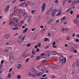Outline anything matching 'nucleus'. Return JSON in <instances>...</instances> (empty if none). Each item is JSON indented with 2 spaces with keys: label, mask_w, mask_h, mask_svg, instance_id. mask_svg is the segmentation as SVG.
Masks as SVG:
<instances>
[{
  "label": "nucleus",
  "mask_w": 79,
  "mask_h": 79,
  "mask_svg": "<svg viewBox=\"0 0 79 79\" xmlns=\"http://www.w3.org/2000/svg\"><path fill=\"white\" fill-rule=\"evenodd\" d=\"M45 6H46V4L45 3H44L42 6L41 8V11L42 12H44L45 10Z\"/></svg>",
  "instance_id": "obj_1"
},
{
  "label": "nucleus",
  "mask_w": 79,
  "mask_h": 79,
  "mask_svg": "<svg viewBox=\"0 0 79 79\" xmlns=\"http://www.w3.org/2000/svg\"><path fill=\"white\" fill-rule=\"evenodd\" d=\"M39 69L40 70L44 71L45 69V67L44 66H40L39 67Z\"/></svg>",
  "instance_id": "obj_2"
},
{
  "label": "nucleus",
  "mask_w": 79,
  "mask_h": 79,
  "mask_svg": "<svg viewBox=\"0 0 79 79\" xmlns=\"http://www.w3.org/2000/svg\"><path fill=\"white\" fill-rule=\"evenodd\" d=\"M28 4L31 6L35 5V3L29 1L28 2Z\"/></svg>",
  "instance_id": "obj_3"
},
{
  "label": "nucleus",
  "mask_w": 79,
  "mask_h": 79,
  "mask_svg": "<svg viewBox=\"0 0 79 79\" xmlns=\"http://www.w3.org/2000/svg\"><path fill=\"white\" fill-rule=\"evenodd\" d=\"M60 60L59 61L60 62H61V63H62L63 61V56H61L60 57Z\"/></svg>",
  "instance_id": "obj_4"
},
{
  "label": "nucleus",
  "mask_w": 79,
  "mask_h": 79,
  "mask_svg": "<svg viewBox=\"0 0 79 79\" xmlns=\"http://www.w3.org/2000/svg\"><path fill=\"white\" fill-rule=\"evenodd\" d=\"M51 53L48 52H47L46 53V55L48 57V58H49V56H50V55L51 54Z\"/></svg>",
  "instance_id": "obj_5"
},
{
  "label": "nucleus",
  "mask_w": 79,
  "mask_h": 79,
  "mask_svg": "<svg viewBox=\"0 0 79 79\" xmlns=\"http://www.w3.org/2000/svg\"><path fill=\"white\" fill-rule=\"evenodd\" d=\"M16 67L17 69H20L21 67V64H18Z\"/></svg>",
  "instance_id": "obj_6"
},
{
  "label": "nucleus",
  "mask_w": 79,
  "mask_h": 79,
  "mask_svg": "<svg viewBox=\"0 0 79 79\" xmlns=\"http://www.w3.org/2000/svg\"><path fill=\"white\" fill-rule=\"evenodd\" d=\"M10 34H9L6 35L4 36V38L5 39H8V38L10 37Z\"/></svg>",
  "instance_id": "obj_7"
},
{
  "label": "nucleus",
  "mask_w": 79,
  "mask_h": 79,
  "mask_svg": "<svg viewBox=\"0 0 79 79\" xmlns=\"http://www.w3.org/2000/svg\"><path fill=\"white\" fill-rule=\"evenodd\" d=\"M12 59V60L13 59V54H11L9 57V60H11Z\"/></svg>",
  "instance_id": "obj_8"
},
{
  "label": "nucleus",
  "mask_w": 79,
  "mask_h": 79,
  "mask_svg": "<svg viewBox=\"0 0 79 79\" xmlns=\"http://www.w3.org/2000/svg\"><path fill=\"white\" fill-rule=\"evenodd\" d=\"M9 8H10V6H7L5 10V11L7 12V11H8V10H9Z\"/></svg>",
  "instance_id": "obj_9"
},
{
  "label": "nucleus",
  "mask_w": 79,
  "mask_h": 79,
  "mask_svg": "<svg viewBox=\"0 0 79 79\" xmlns=\"http://www.w3.org/2000/svg\"><path fill=\"white\" fill-rule=\"evenodd\" d=\"M19 26V23H15L14 26V27H17Z\"/></svg>",
  "instance_id": "obj_10"
},
{
  "label": "nucleus",
  "mask_w": 79,
  "mask_h": 79,
  "mask_svg": "<svg viewBox=\"0 0 79 79\" xmlns=\"http://www.w3.org/2000/svg\"><path fill=\"white\" fill-rule=\"evenodd\" d=\"M26 2H22V3H21L19 5L20 6H24V5H25L26 4Z\"/></svg>",
  "instance_id": "obj_11"
},
{
  "label": "nucleus",
  "mask_w": 79,
  "mask_h": 79,
  "mask_svg": "<svg viewBox=\"0 0 79 79\" xmlns=\"http://www.w3.org/2000/svg\"><path fill=\"white\" fill-rule=\"evenodd\" d=\"M53 21V19H51L49 21L48 23V24H51L52 22Z\"/></svg>",
  "instance_id": "obj_12"
},
{
  "label": "nucleus",
  "mask_w": 79,
  "mask_h": 79,
  "mask_svg": "<svg viewBox=\"0 0 79 79\" xmlns=\"http://www.w3.org/2000/svg\"><path fill=\"white\" fill-rule=\"evenodd\" d=\"M76 65L77 66V67H79V61L76 60Z\"/></svg>",
  "instance_id": "obj_13"
},
{
  "label": "nucleus",
  "mask_w": 79,
  "mask_h": 79,
  "mask_svg": "<svg viewBox=\"0 0 79 79\" xmlns=\"http://www.w3.org/2000/svg\"><path fill=\"white\" fill-rule=\"evenodd\" d=\"M55 12H52V13H51V16L53 18L54 16H55Z\"/></svg>",
  "instance_id": "obj_14"
},
{
  "label": "nucleus",
  "mask_w": 79,
  "mask_h": 79,
  "mask_svg": "<svg viewBox=\"0 0 79 79\" xmlns=\"http://www.w3.org/2000/svg\"><path fill=\"white\" fill-rule=\"evenodd\" d=\"M76 3V1H74L72 4L71 5V6H74V5H75V3Z\"/></svg>",
  "instance_id": "obj_15"
},
{
  "label": "nucleus",
  "mask_w": 79,
  "mask_h": 79,
  "mask_svg": "<svg viewBox=\"0 0 79 79\" xmlns=\"http://www.w3.org/2000/svg\"><path fill=\"white\" fill-rule=\"evenodd\" d=\"M23 15L24 18H27V15L26 13H23Z\"/></svg>",
  "instance_id": "obj_16"
},
{
  "label": "nucleus",
  "mask_w": 79,
  "mask_h": 79,
  "mask_svg": "<svg viewBox=\"0 0 79 79\" xmlns=\"http://www.w3.org/2000/svg\"><path fill=\"white\" fill-rule=\"evenodd\" d=\"M73 22L75 24H77V23H78V20H77V19L74 20H73Z\"/></svg>",
  "instance_id": "obj_17"
},
{
  "label": "nucleus",
  "mask_w": 79,
  "mask_h": 79,
  "mask_svg": "<svg viewBox=\"0 0 79 79\" xmlns=\"http://www.w3.org/2000/svg\"><path fill=\"white\" fill-rule=\"evenodd\" d=\"M27 30H28V28H26L25 29H24V30L23 31V33L24 34V33H26V31H27Z\"/></svg>",
  "instance_id": "obj_18"
},
{
  "label": "nucleus",
  "mask_w": 79,
  "mask_h": 79,
  "mask_svg": "<svg viewBox=\"0 0 79 79\" xmlns=\"http://www.w3.org/2000/svg\"><path fill=\"white\" fill-rule=\"evenodd\" d=\"M18 43L19 44L21 45L22 44H23V42L21 41L20 40H19Z\"/></svg>",
  "instance_id": "obj_19"
},
{
  "label": "nucleus",
  "mask_w": 79,
  "mask_h": 79,
  "mask_svg": "<svg viewBox=\"0 0 79 79\" xmlns=\"http://www.w3.org/2000/svg\"><path fill=\"white\" fill-rule=\"evenodd\" d=\"M15 24V22H14V21H12L11 22H10L9 23L10 26H11L12 24Z\"/></svg>",
  "instance_id": "obj_20"
},
{
  "label": "nucleus",
  "mask_w": 79,
  "mask_h": 79,
  "mask_svg": "<svg viewBox=\"0 0 79 79\" xmlns=\"http://www.w3.org/2000/svg\"><path fill=\"white\" fill-rule=\"evenodd\" d=\"M44 42H47V41L48 42V41H50V40L48 39V38H45V39L44 40Z\"/></svg>",
  "instance_id": "obj_21"
},
{
  "label": "nucleus",
  "mask_w": 79,
  "mask_h": 79,
  "mask_svg": "<svg viewBox=\"0 0 79 79\" xmlns=\"http://www.w3.org/2000/svg\"><path fill=\"white\" fill-rule=\"evenodd\" d=\"M25 37H26V35H24V36L23 37L21 38V41H23V40H24Z\"/></svg>",
  "instance_id": "obj_22"
},
{
  "label": "nucleus",
  "mask_w": 79,
  "mask_h": 79,
  "mask_svg": "<svg viewBox=\"0 0 79 79\" xmlns=\"http://www.w3.org/2000/svg\"><path fill=\"white\" fill-rule=\"evenodd\" d=\"M57 11V9H55L54 10H53L52 12H53L54 13H56V12Z\"/></svg>",
  "instance_id": "obj_23"
},
{
  "label": "nucleus",
  "mask_w": 79,
  "mask_h": 79,
  "mask_svg": "<svg viewBox=\"0 0 79 79\" xmlns=\"http://www.w3.org/2000/svg\"><path fill=\"white\" fill-rule=\"evenodd\" d=\"M9 50V49H6L5 50H4V52H6V53H7L8 52V51Z\"/></svg>",
  "instance_id": "obj_24"
},
{
  "label": "nucleus",
  "mask_w": 79,
  "mask_h": 79,
  "mask_svg": "<svg viewBox=\"0 0 79 79\" xmlns=\"http://www.w3.org/2000/svg\"><path fill=\"white\" fill-rule=\"evenodd\" d=\"M31 16H29L28 17V19H27V21L28 22H30V21H31Z\"/></svg>",
  "instance_id": "obj_25"
},
{
  "label": "nucleus",
  "mask_w": 79,
  "mask_h": 79,
  "mask_svg": "<svg viewBox=\"0 0 79 79\" xmlns=\"http://www.w3.org/2000/svg\"><path fill=\"white\" fill-rule=\"evenodd\" d=\"M50 60L49 58H47V59H45V60H43V61H48V60Z\"/></svg>",
  "instance_id": "obj_26"
},
{
  "label": "nucleus",
  "mask_w": 79,
  "mask_h": 79,
  "mask_svg": "<svg viewBox=\"0 0 79 79\" xmlns=\"http://www.w3.org/2000/svg\"><path fill=\"white\" fill-rule=\"evenodd\" d=\"M64 19H66V17H65V16H64L63 18H62L61 19V20L62 21V20H64Z\"/></svg>",
  "instance_id": "obj_27"
},
{
  "label": "nucleus",
  "mask_w": 79,
  "mask_h": 79,
  "mask_svg": "<svg viewBox=\"0 0 79 79\" xmlns=\"http://www.w3.org/2000/svg\"><path fill=\"white\" fill-rule=\"evenodd\" d=\"M37 45L38 47H40L41 46V43H38L37 44Z\"/></svg>",
  "instance_id": "obj_28"
},
{
  "label": "nucleus",
  "mask_w": 79,
  "mask_h": 79,
  "mask_svg": "<svg viewBox=\"0 0 79 79\" xmlns=\"http://www.w3.org/2000/svg\"><path fill=\"white\" fill-rule=\"evenodd\" d=\"M36 53V52L35 51H34V50H32V53L33 55H35V53Z\"/></svg>",
  "instance_id": "obj_29"
},
{
  "label": "nucleus",
  "mask_w": 79,
  "mask_h": 79,
  "mask_svg": "<svg viewBox=\"0 0 79 79\" xmlns=\"http://www.w3.org/2000/svg\"><path fill=\"white\" fill-rule=\"evenodd\" d=\"M29 58H28L27 59L25 60L26 63H27L29 61Z\"/></svg>",
  "instance_id": "obj_30"
},
{
  "label": "nucleus",
  "mask_w": 79,
  "mask_h": 79,
  "mask_svg": "<svg viewBox=\"0 0 79 79\" xmlns=\"http://www.w3.org/2000/svg\"><path fill=\"white\" fill-rule=\"evenodd\" d=\"M50 10H48V11L47 12V14L46 15H50Z\"/></svg>",
  "instance_id": "obj_31"
},
{
  "label": "nucleus",
  "mask_w": 79,
  "mask_h": 79,
  "mask_svg": "<svg viewBox=\"0 0 79 79\" xmlns=\"http://www.w3.org/2000/svg\"><path fill=\"white\" fill-rule=\"evenodd\" d=\"M36 11L35 10H33L31 12V13H32V14H34V13L35 12H36Z\"/></svg>",
  "instance_id": "obj_32"
},
{
  "label": "nucleus",
  "mask_w": 79,
  "mask_h": 79,
  "mask_svg": "<svg viewBox=\"0 0 79 79\" xmlns=\"http://www.w3.org/2000/svg\"><path fill=\"white\" fill-rule=\"evenodd\" d=\"M7 77H8V78H9L10 77H11V74H10V73H9L8 74Z\"/></svg>",
  "instance_id": "obj_33"
},
{
  "label": "nucleus",
  "mask_w": 79,
  "mask_h": 79,
  "mask_svg": "<svg viewBox=\"0 0 79 79\" xmlns=\"http://www.w3.org/2000/svg\"><path fill=\"white\" fill-rule=\"evenodd\" d=\"M40 57H41V56H38L36 58V60H39L40 58Z\"/></svg>",
  "instance_id": "obj_34"
},
{
  "label": "nucleus",
  "mask_w": 79,
  "mask_h": 79,
  "mask_svg": "<svg viewBox=\"0 0 79 79\" xmlns=\"http://www.w3.org/2000/svg\"><path fill=\"white\" fill-rule=\"evenodd\" d=\"M75 63H73L72 65V67H73V68H75Z\"/></svg>",
  "instance_id": "obj_35"
},
{
  "label": "nucleus",
  "mask_w": 79,
  "mask_h": 79,
  "mask_svg": "<svg viewBox=\"0 0 79 79\" xmlns=\"http://www.w3.org/2000/svg\"><path fill=\"white\" fill-rule=\"evenodd\" d=\"M16 16V15L15 14H14L13 15V17L14 18H15V17Z\"/></svg>",
  "instance_id": "obj_36"
},
{
  "label": "nucleus",
  "mask_w": 79,
  "mask_h": 79,
  "mask_svg": "<svg viewBox=\"0 0 79 79\" xmlns=\"http://www.w3.org/2000/svg\"><path fill=\"white\" fill-rule=\"evenodd\" d=\"M14 30H16L17 29H19V28L18 27H15V28H12Z\"/></svg>",
  "instance_id": "obj_37"
},
{
  "label": "nucleus",
  "mask_w": 79,
  "mask_h": 79,
  "mask_svg": "<svg viewBox=\"0 0 79 79\" xmlns=\"http://www.w3.org/2000/svg\"><path fill=\"white\" fill-rule=\"evenodd\" d=\"M17 78L18 79H21V76H20V75H18V76H17Z\"/></svg>",
  "instance_id": "obj_38"
},
{
  "label": "nucleus",
  "mask_w": 79,
  "mask_h": 79,
  "mask_svg": "<svg viewBox=\"0 0 79 79\" xmlns=\"http://www.w3.org/2000/svg\"><path fill=\"white\" fill-rule=\"evenodd\" d=\"M66 58H65L64 59V63H66Z\"/></svg>",
  "instance_id": "obj_39"
},
{
  "label": "nucleus",
  "mask_w": 79,
  "mask_h": 79,
  "mask_svg": "<svg viewBox=\"0 0 79 79\" xmlns=\"http://www.w3.org/2000/svg\"><path fill=\"white\" fill-rule=\"evenodd\" d=\"M38 73L37 72H35V73L34 74V75L35 76H37Z\"/></svg>",
  "instance_id": "obj_40"
},
{
  "label": "nucleus",
  "mask_w": 79,
  "mask_h": 79,
  "mask_svg": "<svg viewBox=\"0 0 79 79\" xmlns=\"http://www.w3.org/2000/svg\"><path fill=\"white\" fill-rule=\"evenodd\" d=\"M61 12H59L56 15V16H58L59 15H61Z\"/></svg>",
  "instance_id": "obj_41"
},
{
  "label": "nucleus",
  "mask_w": 79,
  "mask_h": 79,
  "mask_svg": "<svg viewBox=\"0 0 79 79\" xmlns=\"http://www.w3.org/2000/svg\"><path fill=\"white\" fill-rule=\"evenodd\" d=\"M41 75H42V73H40L38 74L37 76H41Z\"/></svg>",
  "instance_id": "obj_42"
},
{
  "label": "nucleus",
  "mask_w": 79,
  "mask_h": 79,
  "mask_svg": "<svg viewBox=\"0 0 79 79\" xmlns=\"http://www.w3.org/2000/svg\"><path fill=\"white\" fill-rule=\"evenodd\" d=\"M70 49L72 50H74V47H71L70 48Z\"/></svg>",
  "instance_id": "obj_43"
},
{
  "label": "nucleus",
  "mask_w": 79,
  "mask_h": 79,
  "mask_svg": "<svg viewBox=\"0 0 79 79\" xmlns=\"http://www.w3.org/2000/svg\"><path fill=\"white\" fill-rule=\"evenodd\" d=\"M48 66H49V67H50L51 68H54V66H52L50 64L48 65Z\"/></svg>",
  "instance_id": "obj_44"
},
{
  "label": "nucleus",
  "mask_w": 79,
  "mask_h": 79,
  "mask_svg": "<svg viewBox=\"0 0 79 79\" xmlns=\"http://www.w3.org/2000/svg\"><path fill=\"white\" fill-rule=\"evenodd\" d=\"M37 35H35V37L34 38V40H35L36 38H37Z\"/></svg>",
  "instance_id": "obj_45"
},
{
  "label": "nucleus",
  "mask_w": 79,
  "mask_h": 79,
  "mask_svg": "<svg viewBox=\"0 0 79 79\" xmlns=\"http://www.w3.org/2000/svg\"><path fill=\"white\" fill-rule=\"evenodd\" d=\"M52 53H53V55H56V52H52Z\"/></svg>",
  "instance_id": "obj_46"
},
{
  "label": "nucleus",
  "mask_w": 79,
  "mask_h": 79,
  "mask_svg": "<svg viewBox=\"0 0 79 79\" xmlns=\"http://www.w3.org/2000/svg\"><path fill=\"white\" fill-rule=\"evenodd\" d=\"M19 11V9H17L14 11L15 12H17V11Z\"/></svg>",
  "instance_id": "obj_47"
},
{
  "label": "nucleus",
  "mask_w": 79,
  "mask_h": 79,
  "mask_svg": "<svg viewBox=\"0 0 79 79\" xmlns=\"http://www.w3.org/2000/svg\"><path fill=\"white\" fill-rule=\"evenodd\" d=\"M48 47H49V45H48L46 47L44 48H45V49H47V48H48Z\"/></svg>",
  "instance_id": "obj_48"
},
{
  "label": "nucleus",
  "mask_w": 79,
  "mask_h": 79,
  "mask_svg": "<svg viewBox=\"0 0 79 79\" xmlns=\"http://www.w3.org/2000/svg\"><path fill=\"white\" fill-rule=\"evenodd\" d=\"M39 50H40L39 48H37L36 51V52H39Z\"/></svg>",
  "instance_id": "obj_49"
},
{
  "label": "nucleus",
  "mask_w": 79,
  "mask_h": 79,
  "mask_svg": "<svg viewBox=\"0 0 79 79\" xmlns=\"http://www.w3.org/2000/svg\"><path fill=\"white\" fill-rule=\"evenodd\" d=\"M62 11V9H59V10L58 11V12H59H59H61V11Z\"/></svg>",
  "instance_id": "obj_50"
},
{
  "label": "nucleus",
  "mask_w": 79,
  "mask_h": 79,
  "mask_svg": "<svg viewBox=\"0 0 79 79\" xmlns=\"http://www.w3.org/2000/svg\"><path fill=\"white\" fill-rule=\"evenodd\" d=\"M55 44H56V42H55V41H54L52 43V45H55Z\"/></svg>",
  "instance_id": "obj_51"
},
{
  "label": "nucleus",
  "mask_w": 79,
  "mask_h": 79,
  "mask_svg": "<svg viewBox=\"0 0 79 79\" xmlns=\"http://www.w3.org/2000/svg\"><path fill=\"white\" fill-rule=\"evenodd\" d=\"M31 44H27V47H30V46H31Z\"/></svg>",
  "instance_id": "obj_52"
},
{
  "label": "nucleus",
  "mask_w": 79,
  "mask_h": 79,
  "mask_svg": "<svg viewBox=\"0 0 79 79\" xmlns=\"http://www.w3.org/2000/svg\"><path fill=\"white\" fill-rule=\"evenodd\" d=\"M77 52V51L76 50H75L74 51V53H76Z\"/></svg>",
  "instance_id": "obj_53"
},
{
  "label": "nucleus",
  "mask_w": 79,
  "mask_h": 79,
  "mask_svg": "<svg viewBox=\"0 0 79 79\" xmlns=\"http://www.w3.org/2000/svg\"><path fill=\"white\" fill-rule=\"evenodd\" d=\"M45 76H46V74H44L42 75V77H45Z\"/></svg>",
  "instance_id": "obj_54"
},
{
  "label": "nucleus",
  "mask_w": 79,
  "mask_h": 79,
  "mask_svg": "<svg viewBox=\"0 0 79 79\" xmlns=\"http://www.w3.org/2000/svg\"><path fill=\"white\" fill-rule=\"evenodd\" d=\"M47 77H45V78H41L40 79H47Z\"/></svg>",
  "instance_id": "obj_55"
},
{
  "label": "nucleus",
  "mask_w": 79,
  "mask_h": 79,
  "mask_svg": "<svg viewBox=\"0 0 79 79\" xmlns=\"http://www.w3.org/2000/svg\"><path fill=\"white\" fill-rule=\"evenodd\" d=\"M57 47V46H55L54 45L53 46H52V47L53 48H56Z\"/></svg>",
  "instance_id": "obj_56"
},
{
  "label": "nucleus",
  "mask_w": 79,
  "mask_h": 79,
  "mask_svg": "<svg viewBox=\"0 0 79 79\" xmlns=\"http://www.w3.org/2000/svg\"><path fill=\"white\" fill-rule=\"evenodd\" d=\"M33 71H34L35 72H36L37 71V70H36L35 69H33Z\"/></svg>",
  "instance_id": "obj_57"
},
{
  "label": "nucleus",
  "mask_w": 79,
  "mask_h": 79,
  "mask_svg": "<svg viewBox=\"0 0 79 79\" xmlns=\"http://www.w3.org/2000/svg\"><path fill=\"white\" fill-rule=\"evenodd\" d=\"M70 13L71 15H72V14L73 13V11L72 10L70 11Z\"/></svg>",
  "instance_id": "obj_58"
},
{
  "label": "nucleus",
  "mask_w": 79,
  "mask_h": 79,
  "mask_svg": "<svg viewBox=\"0 0 79 79\" xmlns=\"http://www.w3.org/2000/svg\"><path fill=\"white\" fill-rule=\"evenodd\" d=\"M55 3H58V0H56L55 1Z\"/></svg>",
  "instance_id": "obj_59"
},
{
  "label": "nucleus",
  "mask_w": 79,
  "mask_h": 79,
  "mask_svg": "<svg viewBox=\"0 0 79 79\" xmlns=\"http://www.w3.org/2000/svg\"><path fill=\"white\" fill-rule=\"evenodd\" d=\"M31 72H29L28 73V76H31Z\"/></svg>",
  "instance_id": "obj_60"
},
{
  "label": "nucleus",
  "mask_w": 79,
  "mask_h": 79,
  "mask_svg": "<svg viewBox=\"0 0 79 79\" xmlns=\"http://www.w3.org/2000/svg\"><path fill=\"white\" fill-rule=\"evenodd\" d=\"M66 2V0H64L63 2V5H64V3Z\"/></svg>",
  "instance_id": "obj_61"
},
{
  "label": "nucleus",
  "mask_w": 79,
  "mask_h": 79,
  "mask_svg": "<svg viewBox=\"0 0 79 79\" xmlns=\"http://www.w3.org/2000/svg\"><path fill=\"white\" fill-rule=\"evenodd\" d=\"M55 75H52V78L53 79H54V78H55Z\"/></svg>",
  "instance_id": "obj_62"
},
{
  "label": "nucleus",
  "mask_w": 79,
  "mask_h": 79,
  "mask_svg": "<svg viewBox=\"0 0 79 79\" xmlns=\"http://www.w3.org/2000/svg\"><path fill=\"white\" fill-rule=\"evenodd\" d=\"M65 30L66 31H69V29L68 28H66L65 29Z\"/></svg>",
  "instance_id": "obj_63"
},
{
  "label": "nucleus",
  "mask_w": 79,
  "mask_h": 79,
  "mask_svg": "<svg viewBox=\"0 0 79 79\" xmlns=\"http://www.w3.org/2000/svg\"><path fill=\"white\" fill-rule=\"evenodd\" d=\"M77 37L78 38H79V34L77 35Z\"/></svg>",
  "instance_id": "obj_64"
}]
</instances>
